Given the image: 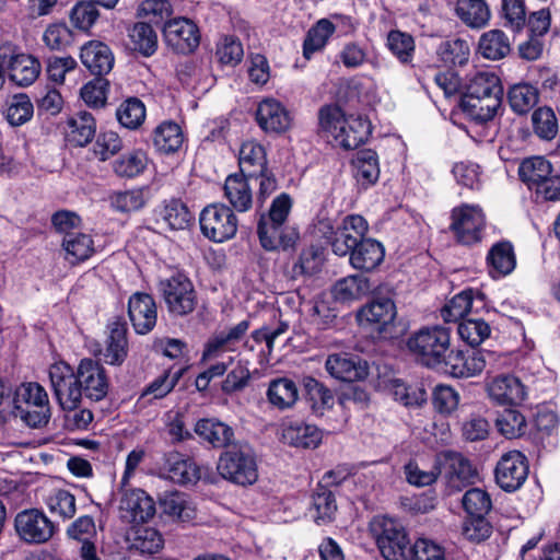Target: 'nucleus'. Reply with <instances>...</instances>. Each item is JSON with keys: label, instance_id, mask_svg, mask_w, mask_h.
Here are the masks:
<instances>
[{"label": "nucleus", "instance_id": "18", "mask_svg": "<svg viewBox=\"0 0 560 560\" xmlns=\"http://www.w3.org/2000/svg\"><path fill=\"white\" fill-rule=\"evenodd\" d=\"M120 516L129 523H145L155 514L153 499L141 489L126 491L119 503Z\"/></svg>", "mask_w": 560, "mask_h": 560}, {"label": "nucleus", "instance_id": "21", "mask_svg": "<svg viewBox=\"0 0 560 560\" xmlns=\"http://www.w3.org/2000/svg\"><path fill=\"white\" fill-rule=\"evenodd\" d=\"M489 397L500 405H517L527 396L525 385L513 375H500L487 385Z\"/></svg>", "mask_w": 560, "mask_h": 560}, {"label": "nucleus", "instance_id": "23", "mask_svg": "<svg viewBox=\"0 0 560 560\" xmlns=\"http://www.w3.org/2000/svg\"><path fill=\"white\" fill-rule=\"evenodd\" d=\"M80 59L94 75L102 77L113 69L114 56L109 47L98 40H91L82 46Z\"/></svg>", "mask_w": 560, "mask_h": 560}, {"label": "nucleus", "instance_id": "24", "mask_svg": "<svg viewBox=\"0 0 560 560\" xmlns=\"http://www.w3.org/2000/svg\"><path fill=\"white\" fill-rule=\"evenodd\" d=\"M12 55V58L7 61L9 78L18 85H31L40 73L39 61L31 55L19 52L15 46Z\"/></svg>", "mask_w": 560, "mask_h": 560}, {"label": "nucleus", "instance_id": "53", "mask_svg": "<svg viewBox=\"0 0 560 560\" xmlns=\"http://www.w3.org/2000/svg\"><path fill=\"white\" fill-rule=\"evenodd\" d=\"M161 220L170 230H185L191 220L190 212L180 200L173 199L166 202L160 213Z\"/></svg>", "mask_w": 560, "mask_h": 560}, {"label": "nucleus", "instance_id": "6", "mask_svg": "<svg viewBox=\"0 0 560 560\" xmlns=\"http://www.w3.org/2000/svg\"><path fill=\"white\" fill-rule=\"evenodd\" d=\"M160 290L168 311L177 316L191 313L197 303L191 281L184 275H175L160 282Z\"/></svg>", "mask_w": 560, "mask_h": 560}, {"label": "nucleus", "instance_id": "63", "mask_svg": "<svg viewBox=\"0 0 560 560\" xmlns=\"http://www.w3.org/2000/svg\"><path fill=\"white\" fill-rule=\"evenodd\" d=\"M46 504L50 513L60 516L63 521L72 518L77 511L74 495L62 489L50 493Z\"/></svg>", "mask_w": 560, "mask_h": 560}, {"label": "nucleus", "instance_id": "33", "mask_svg": "<svg viewBox=\"0 0 560 560\" xmlns=\"http://www.w3.org/2000/svg\"><path fill=\"white\" fill-rule=\"evenodd\" d=\"M238 164L241 174L250 178L267 171L266 152L261 144L246 141L240 149Z\"/></svg>", "mask_w": 560, "mask_h": 560}, {"label": "nucleus", "instance_id": "50", "mask_svg": "<svg viewBox=\"0 0 560 560\" xmlns=\"http://www.w3.org/2000/svg\"><path fill=\"white\" fill-rule=\"evenodd\" d=\"M132 48L145 57L153 55L158 48V36L152 26L138 22L129 30Z\"/></svg>", "mask_w": 560, "mask_h": 560}, {"label": "nucleus", "instance_id": "55", "mask_svg": "<svg viewBox=\"0 0 560 560\" xmlns=\"http://www.w3.org/2000/svg\"><path fill=\"white\" fill-rule=\"evenodd\" d=\"M116 116L125 128L137 129L145 119V106L139 98L130 97L119 105Z\"/></svg>", "mask_w": 560, "mask_h": 560}, {"label": "nucleus", "instance_id": "41", "mask_svg": "<svg viewBox=\"0 0 560 560\" xmlns=\"http://www.w3.org/2000/svg\"><path fill=\"white\" fill-rule=\"evenodd\" d=\"M61 246L66 252V259L70 264H78L89 259L95 252L91 235L74 232L63 236Z\"/></svg>", "mask_w": 560, "mask_h": 560}, {"label": "nucleus", "instance_id": "20", "mask_svg": "<svg viewBox=\"0 0 560 560\" xmlns=\"http://www.w3.org/2000/svg\"><path fill=\"white\" fill-rule=\"evenodd\" d=\"M256 119L264 131L271 133L284 132L292 122L290 113L275 98H265L258 104Z\"/></svg>", "mask_w": 560, "mask_h": 560}, {"label": "nucleus", "instance_id": "2", "mask_svg": "<svg viewBox=\"0 0 560 560\" xmlns=\"http://www.w3.org/2000/svg\"><path fill=\"white\" fill-rule=\"evenodd\" d=\"M371 527L386 560H412V546L405 527L398 521L386 516L375 517Z\"/></svg>", "mask_w": 560, "mask_h": 560}, {"label": "nucleus", "instance_id": "38", "mask_svg": "<svg viewBox=\"0 0 560 560\" xmlns=\"http://www.w3.org/2000/svg\"><path fill=\"white\" fill-rule=\"evenodd\" d=\"M129 549L141 555H154L163 548L161 534L151 527L132 528L128 535Z\"/></svg>", "mask_w": 560, "mask_h": 560}, {"label": "nucleus", "instance_id": "48", "mask_svg": "<svg viewBox=\"0 0 560 560\" xmlns=\"http://www.w3.org/2000/svg\"><path fill=\"white\" fill-rule=\"evenodd\" d=\"M354 176L363 184H372L380 176L378 158L375 151H359L352 160Z\"/></svg>", "mask_w": 560, "mask_h": 560}, {"label": "nucleus", "instance_id": "44", "mask_svg": "<svg viewBox=\"0 0 560 560\" xmlns=\"http://www.w3.org/2000/svg\"><path fill=\"white\" fill-rule=\"evenodd\" d=\"M371 284L363 276H349L336 282L332 288V295L337 301L350 302L359 300L369 294Z\"/></svg>", "mask_w": 560, "mask_h": 560}, {"label": "nucleus", "instance_id": "4", "mask_svg": "<svg viewBox=\"0 0 560 560\" xmlns=\"http://www.w3.org/2000/svg\"><path fill=\"white\" fill-rule=\"evenodd\" d=\"M50 386L54 395L63 410L77 409L81 402L83 393L77 372L66 362H57L50 365Z\"/></svg>", "mask_w": 560, "mask_h": 560}, {"label": "nucleus", "instance_id": "60", "mask_svg": "<svg viewBox=\"0 0 560 560\" xmlns=\"http://www.w3.org/2000/svg\"><path fill=\"white\" fill-rule=\"evenodd\" d=\"M499 432L508 439L523 435L526 429L525 417L515 409H504L497 418Z\"/></svg>", "mask_w": 560, "mask_h": 560}, {"label": "nucleus", "instance_id": "17", "mask_svg": "<svg viewBox=\"0 0 560 560\" xmlns=\"http://www.w3.org/2000/svg\"><path fill=\"white\" fill-rule=\"evenodd\" d=\"M128 315L137 334L145 335L150 332L158 319L154 299L148 293H133L128 301Z\"/></svg>", "mask_w": 560, "mask_h": 560}, {"label": "nucleus", "instance_id": "19", "mask_svg": "<svg viewBox=\"0 0 560 560\" xmlns=\"http://www.w3.org/2000/svg\"><path fill=\"white\" fill-rule=\"evenodd\" d=\"M489 357L491 354L482 350L474 349L465 353L450 349L446 360L442 364L455 377H470L485 370Z\"/></svg>", "mask_w": 560, "mask_h": 560}, {"label": "nucleus", "instance_id": "30", "mask_svg": "<svg viewBox=\"0 0 560 560\" xmlns=\"http://www.w3.org/2000/svg\"><path fill=\"white\" fill-rule=\"evenodd\" d=\"M487 265L493 278L510 275L516 267L513 245L508 241L493 244L487 255Z\"/></svg>", "mask_w": 560, "mask_h": 560}, {"label": "nucleus", "instance_id": "16", "mask_svg": "<svg viewBox=\"0 0 560 560\" xmlns=\"http://www.w3.org/2000/svg\"><path fill=\"white\" fill-rule=\"evenodd\" d=\"M436 464L442 467L448 486L454 490H460L476 476V469L471 463L460 453L446 451L436 458Z\"/></svg>", "mask_w": 560, "mask_h": 560}, {"label": "nucleus", "instance_id": "59", "mask_svg": "<svg viewBox=\"0 0 560 560\" xmlns=\"http://www.w3.org/2000/svg\"><path fill=\"white\" fill-rule=\"evenodd\" d=\"M534 132L544 140H552L558 131L559 125L555 112L550 107H539L532 115Z\"/></svg>", "mask_w": 560, "mask_h": 560}, {"label": "nucleus", "instance_id": "51", "mask_svg": "<svg viewBox=\"0 0 560 560\" xmlns=\"http://www.w3.org/2000/svg\"><path fill=\"white\" fill-rule=\"evenodd\" d=\"M336 27L327 19L319 20L310 28L303 43V56L310 59L312 54L325 47L328 38L334 34Z\"/></svg>", "mask_w": 560, "mask_h": 560}, {"label": "nucleus", "instance_id": "26", "mask_svg": "<svg viewBox=\"0 0 560 560\" xmlns=\"http://www.w3.org/2000/svg\"><path fill=\"white\" fill-rule=\"evenodd\" d=\"M349 256L354 269L372 271L384 260L385 249L380 242L363 237Z\"/></svg>", "mask_w": 560, "mask_h": 560}, {"label": "nucleus", "instance_id": "52", "mask_svg": "<svg viewBox=\"0 0 560 560\" xmlns=\"http://www.w3.org/2000/svg\"><path fill=\"white\" fill-rule=\"evenodd\" d=\"M538 102V91L530 84L513 85L509 91V103L513 112L523 115L528 113Z\"/></svg>", "mask_w": 560, "mask_h": 560}, {"label": "nucleus", "instance_id": "39", "mask_svg": "<svg viewBox=\"0 0 560 560\" xmlns=\"http://www.w3.org/2000/svg\"><path fill=\"white\" fill-rule=\"evenodd\" d=\"M478 51L486 59L500 60L511 51L510 39L501 30L488 31L479 38Z\"/></svg>", "mask_w": 560, "mask_h": 560}, {"label": "nucleus", "instance_id": "54", "mask_svg": "<svg viewBox=\"0 0 560 560\" xmlns=\"http://www.w3.org/2000/svg\"><path fill=\"white\" fill-rule=\"evenodd\" d=\"M304 389L306 399L311 404V408L314 412L322 413L325 409L332 407L334 396L331 392L317 380L305 377Z\"/></svg>", "mask_w": 560, "mask_h": 560}, {"label": "nucleus", "instance_id": "34", "mask_svg": "<svg viewBox=\"0 0 560 560\" xmlns=\"http://www.w3.org/2000/svg\"><path fill=\"white\" fill-rule=\"evenodd\" d=\"M195 432L213 447L222 448L231 445L233 429L215 419H201L195 425Z\"/></svg>", "mask_w": 560, "mask_h": 560}, {"label": "nucleus", "instance_id": "64", "mask_svg": "<svg viewBox=\"0 0 560 560\" xmlns=\"http://www.w3.org/2000/svg\"><path fill=\"white\" fill-rule=\"evenodd\" d=\"M96 4L98 3L94 0L78 2L70 12L72 25L78 30L89 31L100 16Z\"/></svg>", "mask_w": 560, "mask_h": 560}, {"label": "nucleus", "instance_id": "1", "mask_svg": "<svg viewBox=\"0 0 560 560\" xmlns=\"http://www.w3.org/2000/svg\"><path fill=\"white\" fill-rule=\"evenodd\" d=\"M407 349L423 365L438 368L450 352V330L442 326L423 327L407 339Z\"/></svg>", "mask_w": 560, "mask_h": 560}, {"label": "nucleus", "instance_id": "35", "mask_svg": "<svg viewBox=\"0 0 560 560\" xmlns=\"http://www.w3.org/2000/svg\"><path fill=\"white\" fill-rule=\"evenodd\" d=\"M95 131V120L88 112H79L68 119L67 139L75 147H84L91 142Z\"/></svg>", "mask_w": 560, "mask_h": 560}, {"label": "nucleus", "instance_id": "32", "mask_svg": "<svg viewBox=\"0 0 560 560\" xmlns=\"http://www.w3.org/2000/svg\"><path fill=\"white\" fill-rule=\"evenodd\" d=\"M436 57L444 67H463L468 63L470 46L462 38H447L436 47Z\"/></svg>", "mask_w": 560, "mask_h": 560}, {"label": "nucleus", "instance_id": "10", "mask_svg": "<svg viewBox=\"0 0 560 560\" xmlns=\"http://www.w3.org/2000/svg\"><path fill=\"white\" fill-rule=\"evenodd\" d=\"M368 230V222L362 215H347L330 240L334 254L341 257L350 255Z\"/></svg>", "mask_w": 560, "mask_h": 560}, {"label": "nucleus", "instance_id": "46", "mask_svg": "<svg viewBox=\"0 0 560 560\" xmlns=\"http://www.w3.org/2000/svg\"><path fill=\"white\" fill-rule=\"evenodd\" d=\"M313 515L317 525H326L334 521L337 503L334 493L324 486H318L312 497Z\"/></svg>", "mask_w": 560, "mask_h": 560}, {"label": "nucleus", "instance_id": "62", "mask_svg": "<svg viewBox=\"0 0 560 560\" xmlns=\"http://www.w3.org/2000/svg\"><path fill=\"white\" fill-rule=\"evenodd\" d=\"M491 332V328L483 319L468 318L458 325V335L471 347H477L483 342Z\"/></svg>", "mask_w": 560, "mask_h": 560}, {"label": "nucleus", "instance_id": "27", "mask_svg": "<svg viewBox=\"0 0 560 560\" xmlns=\"http://www.w3.org/2000/svg\"><path fill=\"white\" fill-rule=\"evenodd\" d=\"M248 327L249 323L242 320L228 331H221L211 337L206 345L202 359L211 360L218 358L225 351H234V345L244 337Z\"/></svg>", "mask_w": 560, "mask_h": 560}, {"label": "nucleus", "instance_id": "22", "mask_svg": "<svg viewBox=\"0 0 560 560\" xmlns=\"http://www.w3.org/2000/svg\"><path fill=\"white\" fill-rule=\"evenodd\" d=\"M325 366L332 377L343 382H355L368 375L365 363L347 353L330 354Z\"/></svg>", "mask_w": 560, "mask_h": 560}, {"label": "nucleus", "instance_id": "61", "mask_svg": "<svg viewBox=\"0 0 560 560\" xmlns=\"http://www.w3.org/2000/svg\"><path fill=\"white\" fill-rule=\"evenodd\" d=\"M145 202L147 196L144 188L116 191L110 196L112 207L119 212L138 211Z\"/></svg>", "mask_w": 560, "mask_h": 560}, {"label": "nucleus", "instance_id": "57", "mask_svg": "<svg viewBox=\"0 0 560 560\" xmlns=\"http://www.w3.org/2000/svg\"><path fill=\"white\" fill-rule=\"evenodd\" d=\"M387 47L392 54L402 63H409L415 55L413 37L399 30H393L387 34Z\"/></svg>", "mask_w": 560, "mask_h": 560}, {"label": "nucleus", "instance_id": "29", "mask_svg": "<svg viewBox=\"0 0 560 560\" xmlns=\"http://www.w3.org/2000/svg\"><path fill=\"white\" fill-rule=\"evenodd\" d=\"M371 133L370 122L360 116H349L340 127L336 143L347 150L357 149Z\"/></svg>", "mask_w": 560, "mask_h": 560}, {"label": "nucleus", "instance_id": "14", "mask_svg": "<svg viewBox=\"0 0 560 560\" xmlns=\"http://www.w3.org/2000/svg\"><path fill=\"white\" fill-rule=\"evenodd\" d=\"M257 233L259 242L266 250H287L292 248L299 238V233L294 228L267 220L266 214H261L258 221Z\"/></svg>", "mask_w": 560, "mask_h": 560}, {"label": "nucleus", "instance_id": "28", "mask_svg": "<svg viewBox=\"0 0 560 560\" xmlns=\"http://www.w3.org/2000/svg\"><path fill=\"white\" fill-rule=\"evenodd\" d=\"M248 178L242 174H232L224 183V196L238 212H246L253 206V190Z\"/></svg>", "mask_w": 560, "mask_h": 560}, {"label": "nucleus", "instance_id": "31", "mask_svg": "<svg viewBox=\"0 0 560 560\" xmlns=\"http://www.w3.org/2000/svg\"><path fill=\"white\" fill-rule=\"evenodd\" d=\"M502 95L503 89L498 75L491 71H477L469 77L463 98L502 97Z\"/></svg>", "mask_w": 560, "mask_h": 560}, {"label": "nucleus", "instance_id": "5", "mask_svg": "<svg viewBox=\"0 0 560 560\" xmlns=\"http://www.w3.org/2000/svg\"><path fill=\"white\" fill-rule=\"evenodd\" d=\"M199 221L203 235L218 243L232 238L238 225L233 210L219 203L206 207L200 213Z\"/></svg>", "mask_w": 560, "mask_h": 560}, {"label": "nucleus", "instance_id": "15", "mask_svg": "<svg viewBox=\"0 0 560 560\" xmlns=\"http://www.w3.org/2000/svg\"><path fill=\"white\" fill-rule=\"evenodd\" d=\"M77 375L85 397L98 401L106 396L108 381L102 364L92 359H83L77 369Z\"/></svg>", "mask_w": 560, "mask_h": 560}, {"label": "nucleus", "instance_id": "9", "mask_svg": "<svg viewBox=\"0 0 560 560\" xmlns=\"http://www.w3.org/2000/svg\"><path fill=\"white\" fill-rule=\"evenodd\" d=\"M26 404L22 419L32 428L45 425L50 418V406L46 389L38 383H27L19 394Z\"/></svg>", "mask_w": 560, "mask_h": 560}, {"label": "nucleus", "instance_id": "56", "mask_svg": "<svg viewBox=\"0 0 560 560\" xmlns=\"http://www.w3.org/2000/svg\"><path fill=\"white\" fill-rule=\"evenodd\" d=\"M34 107L26 94H15L7 102L5 118L11 126H21L33 117Z\"/></svg>", "mask_w": 560, "mask_h": 560}, {"label": "nucleus", "instance_id": "43", "mask_svg": "<svg viewBox=\"0 0 560 560\" xmlns=\"http://www.w3.org/2000/svg\"><path fill=\"white\" fill-rule=\"evenodd\" d=\"M160 508L163 514L180 522H188L196 514L192 503L180 492L164 493L160 499Z\"/></svg>", "mask_w": 560, "mask_h": 560}, {"label": "nucleus", "instance_id": "25", "mask_svg": "<svg viewBox=\"0 0 560 560\" xmlns=\"http://www.w3.org/2000/svg\"><path fill=\"white\" fill-rule=\"evenodd\" d=\"M283 442L301 448H315L323 439L322 431L314 424L303 421H291L282 429Z\"/></svg>", "mask_w": 560, "mask_h": 560}, {"label": "nucleus", "instance_id": "42", "mask_svg": "<svg viewBox=\"0 0 560 560\" xmlns=\"http://www.w3.org/2000/svg\"><path fill=\"white\" fill-rule=\"evenodd\" d=\"M267 398L273 407L280 410L289 409L296 402L299 389L292 380L277 378L270 382Z\"/></svg>", "mask_w": 560, "mask_h": 560}, {"label": "nucleus", "instance_id": "58", "mask_svg": "<svg viewBox=\"0 0 560 560\" xmlns=\"http://www.w3.org/2000/svg\"><path fill=\"white\" fill-rule=\"evenodd\" d=\"M474 291L464 290L453 296L441 310V317L444 322H457L463 319L471 310Z\"/></svg>", "mask_w": 560, "mask_h": 560}, {"label": "nucleus", "instance_id": "36", "mask_svg": "<svg viewBox=\"0 0 560 560\" xmlns=\"http://www.w3.org/2000/svg\"><path fill=\"white\" fill-rule=\"evenodd\" d=\"M551 173L552 166L544 156L525 159L518 167V175L522 182L532 191H535Z\"/></svg>", "mask_w": 560, "mask_h": 560}, {"label": "nucleus", "instance_id": "12", "mask_svg": "<svg viewBox=\"0 0 560 560\" xmlns=\"http://www.w3.org/2000/svg\"><path fill=\"white\" fill-rule=\"evenodd\" d=\"M397 315L395 303L388 298H376L361 308V320L377 325V330L384 338H395V318Z\"/></svg>", "mask_w": 560, "mask_h": 560}, {"label": "nucleus", "instance_id": "49", "mask_svg": "<svg viewBox=\"0 0 560 560\" xmlns=\"http://www.w3.org/2000/svg\"><path fill=\"white\" fill-rule=\"evenodd\" d=\"M389 392L394 399L405 407H420L427 401V392L420 385H408L401 380H393Z\"/></svg>", "mask_w": 560, "mask_h": 560}, {"label": "nucleus", "instance_id": "47", "mask_svg": "<svg viewBox=\"0 0 560 560\" xmlns=\"http://www.w3.org/2000/svg\"><path fill=\"white\" fill-rule=\"evenodd\" d=\"M153 143L156 150L163 153H173L177 151L183 143V132L180 127L173 121L160 124L153 136Z\"/></svg>", "mask_w": 560, "mask_h": 560}, {"label": "nucleus", "instance_id": "7", "mask_svg": "<svg viewBox=\"0 0 560 560\" xmlns=\"http://www.w3.org/2000/svg\"><path fill=\"white\" fill-rule=\"evenodd\" d=\"M528 471L527 458L518 451H510L498 460L494 477L501 489L513 492L524 485Z\"/></svg>", "mask_w": 560, "mask_h": 560}, {"label": "nucleus", "instance_id": "13", "mask_svg": "<svg viewBox=\"0 0 560 560\" xmlns=\"http://www.w3.org/2000/svg\"><path fill=\"white\" fill-rule=\"evenodd\" d=\"M163 35L167 45L180 54L191 52L199 44L197 25L185 18L167 21L163 26Z\"/></svg>", "mask_w": 560, "mask_h": 560}, {"label": "nucleus", "instance_id": "40", "mask_svg": "<svg viewBox=\"0 0 560 560\" xmlns=\"http://www.w3.org/2000/svg\"><path fill=\"white\" fill-rule=\"evenodd\" d=\"M502 103V97H469L462 100L463 112L477 122L491 120Z\"/></svg>", "mask_w": 560, "mask_h": 560}, {"label": "nucleus", "instance_id": "37", "mask_svg": "<svg viewBox=\"0 0 560 560\" xmlns=\"http://www.w3.org/2000/svg\"><path fill=\"white\" fill-rule=\"evenodd\" d=\"M455 11L460 21L471 28L485 27L491 16L485 0H457Z\"/></svg>", "mask_w": 560, "mask_h": 560}, {"label": "nucleus", "instance_id": "8", "mask_svg": "<svg viewBox=\"0 0 560 560\" xmlns=\"http://www.w3.org/2000/svg\"><path fill=\"white\" fill-rule=\"evenodd\" d=\"M451 230L457 241L464 245H472L481 241L486 221L482 210L475 206H462L452 212Z\"/></svg>", "mask_w": 560, "mask_h": 560}, {"label": "nucleus", "instance_id": "3", "mask_svg": "<svg viewBox=\"0 0 560 560\" xmlns=\"http://www.w3.org/2000/svg\"><path fill=\"white\" fill-rule=\"evenodd\" d=\"M218 470L224 479L240 486L253 485L258 479L255 454L246 444L233 445L221 454Z\"/></svg>", "mask_w": 560, "mask_h": 560}, {"label": "nucleus", "instance_id": "45", "mask_svg": "<svg viewBox=\"0 0 560 560\" xmlns=\"http://www.w3.org/2000/svg\"><path fill=\"white\" fill-rule=\"evenodd\" d=\"M148 156L142 150H132L118 156L112 164L113 172L120 178H133L143 173Z\"/></svg>", "mask_w": 560, "mask_h": 560}, {"label": "nucleus", "instance_id": "11", "mask_svg": "<svg viewBox=\"0 0 560 560\" xmlns=\"http://www.w3.org/2000/svg\"><path fill=\"white\" fill-rule=\"evenodd\" d=\"M15 529L28 542H45L55 532L52 522L38 510H25L15 517Z\"/></svg>", "mask_w": 560, "mask_h": 560}]
</instances>
